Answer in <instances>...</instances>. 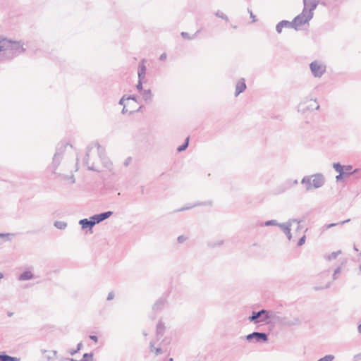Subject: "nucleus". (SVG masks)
Instances as JSON below:
<instances>
[{
	"mask_svg": "<svg viewBox=\"0 0 361 361\" xmlns=\"http://www.w3.org/2000/svg\"><path fill=\"white\" fill-rule=\"evenodd\" d=\"M358 332L361 334V324L357 327Z\"/></svg>",
	"mask_w": 361,
	"mask_h": 361,
	"instance_id": "obj_58",
	"label": "nucleus"
},
{
	"mask_svg": "<svg viewBox=\"0 0 361 361\" xmlns=\"http://www.w3.org/2000/svg\"><path fill=\"white\" fill-rule=\"evenodd\" d=\"M88 170H90V171H97V170L94 168L93 165H92V166H88Z\"/></svg>",
	"mask_w": 361,
	"mask_h": 361,
	"instance_id": "obj_56",
	"label": "nucleus"
},
{
	"mask_svg": "<svg viewBox=\"0 0 361 361\" xmlns=\"http://www.w3.org/2000/svg\"><path fill=\"white\" fill-rule=\"evenodd\" d=\"M271 320L274 322H282L283 318L278 315V314L274 311L267 312V316L263 317L261 319L262 322H269Z\"/></svg>",
	"mask_w": 361,
	"mask_h": 361,
	"instance_id": "obj_9",
	"label": "nucleus"
},
{
	"mask_svg": "<svg viewBox=\"0 0 361 361\" xmlns=\"http://www.w3.org/2000/svg\"><path fill=\"white\" fill-rule=\"evenodd\" d=\"M303 1V11L307 13L309 15L311 14L313 18L314 11L317 8L320 0H302Z\"/></svg>",
	"mask_w": 361,
	"mask_h": 361,
	"instance_id": "obj_8",
	"label": "nucleus"
},
{
	"mask_svg": "<svg viewBox=\"0 0 361 361\" xmlns=\"http://www.w3.org/2000/svg\"><path fill=\"white\" fill-rule=\"evenodd\" d=\"M301 183L305 185L307 191L312 189H317L322 187L325 183V178L322 173H315L311 176H304Z\"/></svg>",
	"mask_w": 361,
	"mask_h": 361,
	"instance_id": "obj_3",
	"label": "nucleus"
},
{
	"mask_svg": "<svg viewBox=\"0 0 361 361\" xmlns=\"http://www.w3.org/2000/svg\"><path fill=\"white\" fill-rule=\"evenodd\" d=\"M212 204V201H211V200L207 201V202H197L195 203L194 204H190V205L183 207L180 209H178L177 212H183V211L188 210V209H192V208H193L195 207H197V206H205V205L211 206Z\"/></svg>",
	"mask_w": 361,
	"mask_h": 361,
	"instance_id": "obj_15",
	"label": "nucleus"
},
{
	"mask_svg": "<svg viewBox=\"0 0 361 361\" xmlns=\"http://www.w3.org/2000/svg\"><path fill=\"white\" fill-rule=\"evenodd\" d=\"M13 312H8V317H11L13 315Z\"/></svg>",
	"mask_w": 361,
	"mask_h": 361,
	"instance_id": "obj_59",
	"label": "nucleus"
},
{
	"mask_svg": "<svg viewBox=\"0 0 361 361\" xmlns=\"http://www.w3.org/2000/svg\"><path fill=\"white\" fill-rule=\"evenodd\" d=\"M353 166L351 165H345L344 166V173L346 176H350L351 174L355 173L357 171V169L352 171Z\"/></svg>",
	"mask_w": 361,
	"mask_h": 361,
	"instance_id": "obj_26",
	"label": "nucleus"
},
{
	"mask_svg": "<svg viewBox=\"0 0 361 361\" xmlns=\"http://www.w3.org/2000/svg\"><path fill=\"white\" fill-rule=\"evenodd\" d=\"M245 338L249 342H251L255 339L256 342L265 343L268 341V334L264 332L255 331L247 335Z\"/></svg>",
	"mask_w": 361,
	"mask_h": 361,
	"instance_id": "obj_6",
	"label": "nucleus"
},
{
	"mask_svg": "<svg viewBox=\"0 0 361 361\" xmlns=\"http://www.w3.org/2000/svg\"><path fill=\"white\" fill-rule=\"evenodd\" d=\"M76 353H78V351H77L76 350H74L71 351V352H70V354H71V355H75Z\"/></svg>",
	"mask_w": 361,
	"mask_h": 361,
	"instance_id": "obj_57",
	"label": "nucleus"
},
{
	"mask_svg": "<svg viewBox=\"0 0 361 361\" xmlns=\"http://www.w3.org/2000/svg\"><path fill=\"white\" fill-rule=\"evenodd\" d=\"M312 18V17L311 14L309 15L307 13L302 10V13L295 17L293 21H291L292 25H293V28L297 30L299 26L308 23Z\"/></svg>",
	"mask_w": 361,
	"mask_h": 361,
	"instance_id": "obj_4",
	"label": "nucleus"
},
{
	"mask_svg": "<svg viewBox=\"0 0 361 361\" xmlns=\"http://www.w3.org/2000/svg\"><path fill=\"white\" fill-rule=\"evenodd\" d=\"M141 108H142V106H140L139 109L137 110H136V111H139ZM121 112L123 114L127 113V112H128V109L126 108V104H123V108ZM134 112H135V110H130V111H129L130 114H133Z\"/></svg>",
	"mask_w": 361,
	"mask_h": 361,
	"instance_id": "obj_36",
	"label": "nucleus"
},
{
	"mask_svg": "<svg viewBox=\"0 0 361 361\" xmlns=\"http://www.w3.org/2000/svg\"><path fill=\"white\" fill-rule=\"evenodd\" d=\"M57 351L56 350H52L50 352V354L46 355V358L48 361L54 360L56 358Z\"/></svg>",
	"mask_w": 361,
	"mask_h": 361,
	"instance_id": "obj_32",
	"label": "nucleus"
},
{
	"mask_svg": "<svg viewBox=\"0 0 361 361\" xmlns=\"http://www.w3.org/2000/svg\"><path fill=\"white\" fill-rule=\"evenodd\" d=\"M224 240L219 239V240H215L210 241L208 243V246L211 247H215L222 246V245H224Z\"/></svg>",
	"mask_w": 361,
	"mask_h": 361,
	"instance_id": "obj_24",
	"label": "nucleus"
},
{
	"mask_svg": "<svg viewBox=\"0 0 361 361\" xmlns=\"http://www.w3.org/2000/svg\"><path fill=\"white\" fill-rule=\"evenodd\" d=\"M164 332L165 326L161 321H159V322L157 324L156 329V336L157 338V340H159L164 335Z\"/></svg>",
	"mask_w": 361,
	"mask_h": 361,
	"instance_id": "obj_19",
	"label": "nucleus"
},
{
	"mask_svg": "<svg viewBox=\"0 0 361 361\" xmlns=\"http://www.w3.org/2000/svg\"><path fill=\"white\" fill-rule=\"evenodd\" d=\"M20 358L10 356V360H8V361H20Z\"/></svg>",
	"mask_w": 361,
	"mask_h": 361,
	"instance_id": "obj_53",
	"label": "nucleus"
},
{
	"mask_svg": "<svg viewBox=\"0 0 361 361\" xmlns=\"http://www.w3.org/2000/svg\"><path fill=\"white\" fill-rule=\"evenodd\" d=\"M319 109V105L317 104L316 99H310L301 102L298 105V111L305 113L307 111L317 110Z\"/></svg>",
	"mask_w": 361,
	"mask_h": 361,
	"instance_id": "obj_5",
	"label": "nucleus"
},
{
	"mask_svg": "<svg viewBox=\"0 0 361 361\" xmlns=\"http://www.w3.org/2000/svg\"><path fill=\"white\" fill-rule=\"evenodd\" d=\"M70 361H93V353H85L82 356V358L80 360H76L73 358L70 360Z\"/></svg>",
	"mask_w": 361,
	"mask_h": 361,
	"instance_id": "obj_23",
	"label": "nucleus"
},
{
	"mask_svg": "<svg viewBox=\"0 0 361 361\" xmlns=\"http://www.w3.org/2000/svg\"><path fill=\"white\" fill-rule=\"evenodd\" d=\"M10 360V355H6V353H2L0 355V361H8Z\"/></svg>",
	"mask_w": 361,
	"mask_h": 361,
	"instance_id": "obj_42",
	"label": "nucleus"
},
{
	"mask_svg": "<svg viewBox=\"0 0 361 361\" xmlns=\"http://www.w3.org/2000/svg\"><path fill=\"white\" fill-rule=\"evenodd\" d=\"M114 298V293L113 291L110 292L109 294H108V296H107V298L106 300H113Z\"/></svg>",
	"mask_w": 361,
	"mask_h": 361,
	"instance_id": "obj_48",
	"label": "nucleus"
},
{
	"mask_svg": "<svg viewBox=\"0 0 361 361\" xmlns=\"http://www.w3.org/2000/svg\"><path fill=\"white\" fill-rule=\"evenodd\" d=\"M3 278V274L0 273V280Z\"/></svg>",
	"mask_w": 361,
	"mask_h": 361,
	"instance_id": "obj_61",
	"label": "nucleus"
},
{
	"mask_svg": "<svg viewBox=\"0 0 361 361\" xmlns=\"http://www.w3.org/2000/svg\"><path fill=\"white\" fill-rule=\"evenodd\" d=\"M298 225H297V227L298 228L299 227V222H297Z\"/></svg>",
	"mask_w": 361,
	"mask_h": 361,
	"instance_id": "obj_64",
	"label": "nucleus"
},
{
	"mask_svg": "<svg viewBox=\"0 0 361 361\" xmlns=\"http://www.w3.org/2000/svg\"><path fill=\"white\" fill-rule=\"evenodd\" d=\"M96 145L97 147L99 156L101 158V159L104 161L105 159L104 149L101 147L99 142H97Z\"/></svg>",
	"mask_w": 361,
	"mask_h": 361,
	"instance_id": "obj_30",
	"label": "nucleus"
},
{
	"mask_svg": "<svg viewBox=\"0 0 361 361\" xmlns=\"http://www.w3.org/2000/svg\"><path fill=\"white\" fill-rule=\"evenodd\" d=\"M142 99L145 100V102H151L152 99V91L151 90H145L142 92Z\"/></svg>",
	"mask_w": 361,
	"mask_h": 361,
	"instance_id": "obj_20",
	"label": "nucleus"
},
{
	"mask_svg": "<svg viewBox=\"0 0 361 361\" xmlns=\"http://www.w3.org/2000/svg\"><path fill=\"white\" fill-rule=\"evenodd\" d=\"M330 286H331V283L329 282L324 287H315L314 290H322V289H324V288H328L330 287Z\"/></svg>",
	"mask_w": 361,
	"mask_h": 361,
	"instance_id": "obj_46",
	"label": "nucleus"
},
{
	"mask_svg": "<svg viewBox=\"0 0 361 361\" xmlns=\"http://www.w3.org/2000/svg\"><path fill=\"white\" fill-rule=\"evenodd\" d=\"M166 299L165 298H161L159 299H158L156 302L154 304L153 307H152V310L154 311V312H159V311H161L165 304H166Z\"/></svg>",
	"mask_w": 361,
	"mask_h": 361,
	"instance_id": "obj_18",
	"label": "nucleus"
},
{
	"mask_svg": "<svg viewBox=\"0 0 361 361\" xmlns=\"http://www.w3.org/2000/svg\"><path fill=\"white\" fill-rule=\"evenodd\" d=\"M92 147H90V146L87 147V152H86L85 158V163L86 164H87V161H88L89 157H90V152L92 150Z\"/></svg>",
	"mask_w": 361,
	"mask_h": 361,
	"instance_id": "obj_40",
	"label": "nucleus"
},
{
	"mask_svg": "<svg viewBox=\"0 0 361 361\" xmlns=\"http://www.w3.org/2000/svg\"><path fill=\"white\" fill-rule=\"evenodd\" d=\"M341 253V251L339 250L337 252H334L331 253V255H328L326 257V259L328 260H331L336 259L340 254Z\"/></svg>",
	"mask_w": 361,
	"mask_h": 361,
	"instance_id": "obj_33",
	"label": "nucleus"
},
{
	"mask_svg": "<svg viewBox=\"0 0 361 361\" xmlns=\"http://www.w3.org/2000/svg\"><path fill=\"white\" fill-rule=\"evenodd\" d=\"M82 346V343H79L78 344V345H77V349H76V350L78 352V351L81 349Z\"/></svg>",
	"mask_w": 361,
	"mask_h": 361,
	"instance_id": "obj_54",
	"label": "nucleus"
},
{
	"mask_svg": "<svg viewBox=\"0 0 361 361\" xmlns=\"http://www.w3.org/2000/svg\"><path fill=\"white\" fill-rule=\"evenodd\" d=\"M90 338L92 341H94V342H97L98 341V338L97 336H94V335H91L90 336Z\"/></svg>",
	"mask_w": 361,
	"mask_h": 361,
	"instance_id": "obj_51",
	"label": "nucleus"
},
{
	"mask_svg": "<svg viewBox=\"0 0 361 361\" xmlns=\"http://www.w3.org/2000/svg\"><path fill=\"white\" fill-rule=\"evenodd\" d=\"M189 140H190V137H187L185 138L184 142L177 148V151L178 152H181L185 150L189 145Z\"/></svg>",
	"mask_w": 361,
	"mask_h": 361,
	"instance_id": "obj_25",
	"label": "nucleus"
},
{
	"mask_svg": "<svg viewBox=\"0 0 361 361\" xmlns=\"http://www.w3.org/2000/svg\"><path fill=\"white\" fill-rule=\"evenodd\" d=\"M215 15H216V17H218V18H222V19H224V20H226V21H228V16H227L226 14H224V13L222 11H217L215 13Z\"/></svg>",
	"mask_w": 361,
	"mask_h": 361,
	"instance_id": "obj_35",
	"label": "nucleus"
},
{
	"mask_svg": "<svg viewBox=\"0 0 361 361\" xmlns=\"http://www.w3.org/2000/svg\"><path fill=\"white\" fill-rule=\"evenodd\" d=\"M20 41H12L0 37V51L7 59H13L25 51Z\"/></svg>",
	"mask_w": 361,
	"mask_h": 361,
	"instance_id": "obj_2",
	"label": "nucleus"
},
{
	"mask_svg": "<svg viewBox=\"0 0 361 361\" xmlns=\"http://www.w3.org/2000/svg\"><path fill=\"white\" fill-rule=\"evenodd\" d=\"M341 272V267H337L335 270H334V272L333 274V279L334 280H336L337 279L338 276H337V274H339Z\"/></svg>",
	"mask_w": 361,
	"mask_h": 361,
	"instance_id": "obj_44",
	"label": "nucleus"
},
{
	"mask_svg": "<svg viewBox=\"0 0 361 361\" xmlns=\"http://www.w3.org/2000/svg\"><path fill=\"white\" fill-rule=\"evenodd\" d=\"M200 32V30H197L194 35L193 36H190L189 33L186 32H181V36L184 39H195L197 35Z\"/></svg>",
	"mask_w": 361,
	"mask_h": 361,
	"instance_id": "obj_28",
	"label": "nucleus"
},
{
	"mask_svg": "<svg viewBox=\"0 0 361 361\" xmlns=\"http://www.w3.org/2000/svg\"><path fill=\"white\" fill-rule=\"evenodd\" d=\"M54 226L60 230H64L67 227V223L61 221H56Z\"/></svg>",
	"mask_w": 361,
	"mask_h": 361,
	"instance_id": "obj_29",
	"label": "nucleus"
},
{
	"mask_svg": "<svg viewBox=\"0 0 361 361\" xmlns=\"http://www.w3.org/2000/svg\"><path fill=\"white\" fill-rule=\"evenodd\" d=\"M145 59H142L139 65V67H138L137 75H138V79H140V80H145V74H146L147 68H146V66L145 65Z\"/></svg>",
	"mask_w": 361,
	"mask_h": 361,
	"instance_id": "obj_13",
	"label": "nucleus"
},
{
	"mask_svg": "<svg viewBox=\"0 0 361 361\" xmlns=\"http://www.w3.org/2000/svg\"><path fill=\"white\" fill-rule=\"evenodd\" d=\"M294 184H298V180H295L294 181Z\"/></svg>",
	"mask_w": 361,
	"mask_h": 361,
	"instance_id": "obj_63",
	"label": "nucleus"
},
{
	"mask_svg": "<svg viewBox=\"0 0 361 361\" xmlns=\"http://www.w3.org/2000/svg\"><path fill=\"white\" fill-rule=\"evenodd\" d=\"M133 100L135 101V102H137V97L135 95H130L128 97H126V100Z\"/></svg>",
	"mask_w": 361,
	"mask_h": 361,
	"instance_id": "obj_47",
	"label": "nucleus"
},
{
	"mask_svg": "<svg viewBox=\"0 0 361 361\" xmlns=\"http://www.w3.org/2000/svg\"><path fill=\"white\" fill-rule=\"evenodd\" d=\"M292 23L286 20L280 21L276 26V31L280 34L283 27L293 28Z\"/></svg>",
	"mask_w": 361,
	"mask_h": 361,
	"instance_id": "obj_16",
	"label": "nucleus"
},
{
	"mask_svg": "<svg viewBox=\"0 0 361 361\" xmlns=\"http://www.w3.org/2000/svg\"><path fill=\"white\" fill-rule=\"evenodd\" d=\"M187 238H188L186 236L182 235H180L178 237L177 241L178 243H182L184 241H185L187 240Z\"/></svg>",
	"mask_w": 361,
	"mask_h": 361,
	"instance_id": "obj_45",
	"label": "nucleus"
},
{
	"mask_svg": "<svg viewBox=\"0 0 361 361\" xmlns=\"http://www.w3.org/2000/svg\"><path fill=\"white\" fill-rule=\"evenodd\" d=\"M126 95H124V96H123V97L120 99V101H119L118 104H119L120 105L123 106V104H125V101H126Z\"/></svg>",
	"mask_w": 361,
	"mask_h": 361,
	"instance_id": "obj_49",
	"label": "nucleus"
},
{
	"mask_svg": "<svg viewBox=\"0 0 361 361\" xmlns=\"http://www.w3.org/2000/svg\"><path fill=\"white\" fill-rule=\"evenodd\" d=\"M47 350H42V354H44V353H47Z\"/></svg>",
	"mask_w": 361,
	"mask_h": 361,
	"instance_id": "obj_60",
	"label": "nucleus"
},
{
	"mask_svg": "<svg viewBox=\"0 0 361 361\" xmlns=\"http://www.w3.org/2000/svg\"><path fill=\"white\" fill-rule=\"evenodd\" d=\"M334 359V355H329L320 358L318 361H332Z\"/></svg>",
	"mask_w": 361,
	"mask_h": 361,
	"instance_id": "obj_37",
	"label": "nucleus"
},
{
	"mask_svg": "<svg viewBox=\"0 0 361 361\" xmlns=\"http://www.w3.org/2000/svg\"><path fill=\"white\" fill-rule=\"evenodd\" d=\"M292 222H297V220L293 219L286 223L281 224L279 225V227L283 230L284 233L288 237V240H290L291 237H292L291 233H290V226H291Z\"/></svg>",
	"mask_w": 361,
	"mask_h": 361,
	"instance_id": "obj_12",
	"label": "nucleus"
},
{
	"mask_svg": "<svg viewBox=\"0 0 361 361\" xmlns=\"http://www.w3.org/2000/svg\"><path fill=\"white\" fill-rule=\"evenodd\" d=\"M310 68L314 77L320 78L326 71V66L320 64L317 61H312L310 64Z\"/></svg>",
	"mask_w": 361,
	"mask_h": 361,
	"instance_id": "obj_7",
	"label": "nucleus"
},
{
	"mask_svg": "<svg viewBox=\"0 0 361 361\" xmlns=\"http://www.w3.org/2000/svg\"><path fill=\"white\" fill-rule=\"evenodd\" d=\"M68 145V143H59L56 147V152L54 154L52 162L49 166V169L55 174L58 178L61 180H70L71 184H73L75 182L73 170H69L68 174H65L63 172L65 169L63 168L65 166L63 164L62 167L59 169V166L63 159V155L66 151V147Z\"/></svg>",
	"mask_w": 361,
	"mask_h": 361,
	"instance_id": "obj_1",
	"label": "nucleus"
},
{
	"mask_svg": "<svg viewBox=\"0 0 361 361\" xmlns=\"http://www.w3.org/2000/svg\"><path fill=\"white\" fill-rule=\"evenodd\" d=\"M113 214L111 211H107L105 212H102L98 214L93 215L90 216V219L92 220V222L94 225L101 223L102 221L106 220L109 217H110Z\"/></svg>",
	"mask_w": 361,
	"mask_h": 361,
	"instance_id": "obj_10",
	"label": "nucleus"
},
{
	"mask_svg": "<svg viewBox=\"0 0 361 361\" xmlns=\"http://www.w3.org/2000/svg\"><path fill=\"white\" fill-rule=\"evenodd\" d=\"M130 159H131V158H130V157H128V158L125 161V162H124V165H125V166H128V164H129V162H130Z\"/></svg>",
	"mask_w": 361,
	"mask_h": 361,
	"instance_id": "obj_55",
	"label": "nucleus"
},
{
	"mask_svg": "<svg viewBox=\"0 0 361 361\" xmlns=\"http://www.w3.org/2000/svg\"><path fill=\"white\" fill-rule=\"evenodd\" d=\"M33 278V274L30 271H25L23 272L18 277L20 281H27L32 279Z\"/></svg>",
	"mask_w": 361,
	"mask_h": 361,
	"instance_id": "obj_21",
	"label": "nucleus"
},
{
	"mask_svg": "<svg viewBox=\"0 0 361 361\" xmlns=\"http://www.w3.org/2000/svg\"><path fill=\"white\" fill-rule=\"evenodd\" d=\"M144 81L145 80H140V79H138V82L136 85V88L139 92H142L144 90L142 87V83L144 82Z\"/></svg>",
	"mask_w": 361,
	"mask_h": 361,
	"instance_id": "obj_39",
	"label": "nucleus"
},
{
	"mask_svg": "<svg viewBox=\"0 0 361 361\" xmlns=\"http://www.w3.org/2000/svg\"><path fill=\"white\" fill-rule=\"evenodd\" d=\"M79 224L81 226L82 229H87L89 228L91 230L92 227L94 226V223L92 222V220L90 218L88 219H83L79 221Z\"/></svg>",
	"mask_w": 361,
	"mask_h": 361,
	"instance_id": "obj_17",
	"label": "nucleus"
},
{
	"mask_svg": "<svg viewBox=\"0 0 361 361\" xmlns=\"http://www.w3.org/2000/svg\"><path fill=\"white\" fill-rule=\"evenodd\" d=\"M267 310L264 309L258 312H252V315L249 317V320L255 323H258L261 322V319L263 317L267 316Z\"/></svg>",
	"mask_w": 361,
	"mask_h": 361,
	"instance_id": "obj_11",
	"label": "nucleus"
},
{
	"mask_svg": "<svg viewBox=\"0 0 361 361\" xmlns=\"http://www.w3.org/2000/svg\"><path fill=\"white\" fill-rule=\"evenodd\" d=\"M14 237V234L11 233H0V245L4 242L10 241L12 238Z\"/></svg>",
	"mask_w": 361,
	"mask_h": 361,
	"instance_id": "obj_22",
	"label": "nucleus"
},
{
	"mask_svg": "<svg viewBox=\"0 0 361 361\" xmlns=\"http://www.w3.org/2000/svg\"><path fill=\"white\" fill-rule=\"evenodd\" d=\"M281 224L278 223L276 220H269L267 221L264 223V226H277L279 227V225Z\"/></svg>",
	"mask_w": 361,
	"mask_h": 361,
	"instance_id": "obj_34",
	"label": "nucleus"
},
{
	"mask_svg": "<svg viewBox=\"0 0 361 361\" xmlns=\"http://www.w3.org/2000/svg\"><path fill=\"white\" fill-rule=\"evenodd\" d=\"M305 239H306L305 235H303L302 237H301V238L299 239V240L298 241V243H297V245H298V247L302 246V245L305 243Z\"/></svg>",
	"mask_w": 361,
	"mask_h": 361,
	"instance_id": "obj_43",
	"label": "nucleus"
},
{
	"mask_svg": "<svg viewBox=\"0 0 361 361\" xmlns=\"http://www.w3.org/2000/svg\"><path fill=\"white\" fill-rule=\"evenodd\" d=\"M248 12L250 13V18L252 19V22H256L257 21V19L255 18V16L253 15L252 11H250V9H248Z\"/></svg>",
	"mask_w": 361,
	"mask_h": 361,
	"instance_id": "obj_50",
	"label": "nucleus"
},
{
	"mask_svg": "<svg viewBox=\"0 0 361 361\" xmlns=\"http://www.w3.org/2000/svg\"><path fill=\"white\" fill-rule=\"evenodd\" d=\"M246 84L244 78L240 79L235 86V96H238L240 93L243 92L246 89Z\"/></svg>",
	"mask_w": 361,
	"mask_h": 361,
	"instance_id": "obj_14",
	"label": "nucleus"
},
{
	"mask_svg": "<svg viewBox=\"0 0 361 361\" xmlns=\"http://www.w3.org/2000/svg\"><path fill=\"white\" fill-rule=\"evenodd\" d=\"M350 221V219H347L345 221H341L339 223H337V224H330L329 225H327L326 228H331V227H333V226H337V225H343L345 223H347V222H349Z\"/></svg>",
	"mask_w": 361,
	"mask_h": 361,
	"instance_id": "obj_41",
	"label": "nucleus"
},
{
	"mask_svg": "<svg viewBox=\"0 0 361 361\" xmlns=\"http://www.w3.org/2000/svg\"><path fill=\"white\" fill-rule=\"evenodd\" d=\"M333 167L335 169V171L338 173H341V171H344V166L338 162L334 163Z\"/></svg>",
	"mask_w": 361,
	"mask_h": 361,
	"instance_id": "obj_31",
	"label": "nucleus"
},
{
	"mask_svg": "<svg viewBox=\"0 0 361 361\" xmlns=\"http://www.w3.org/2000/svg\"><path fill=\"white\" fill-rule=\"evenodd\" d=\"M167 361H173V358H170Z\"/></svg>",
	"mask_w": 361,
	"mask_h": 361,
	"instance_id": "obj_62",
	"label": "nucleus"
},
{
	"mask_svg": "<svg viewBox=\"0 0 361 361\" xmlns=\"http://www.w3.org/2000/svg\"><path fill=\"white\" fill-rule=\"evenodd\" d=\"M338 173L339 174L336 176V180L337 182H339L343 178L347 177L346 175L344 173V171H341V173Z\"/></svg>",
	"mask_w": 361,
	"mask_h": 361,
	"instance_id": "obj_38",
	"label": "nucleus"
},
{
	"mask_svg": "<svg viewBox=\"0 0 361 361\" xmlns=\"http://www.w3.org/2000/svg\"><path fill=\"white\" fill-rule=\"evenodd\" d=\"M149 348L151 352H154L156 355L162 353V350L161 348H154V343L153 341L150 342Z\"/></svg>",
	"mask_w": 361,
	"mask_h": 361,
	"instance_id": "obj_27",
	"label": "nucleus"
},
{
	"mask_svg": "<svg viewBox=\"0 0 361 361\" xmlns=\"http://www.w3.org/2000/svg\"><path fill=\"white\" fill-rule=\"evenodd\" d=\"M166 59V53H163L161 54L160 57H159V59L161 61H164Z\"/></svg>",
	"mask_w": 361,
	"mask_h": 361,
	"instance_id": "obj_52",
	"label": "nucleus"
}]
</instances>
